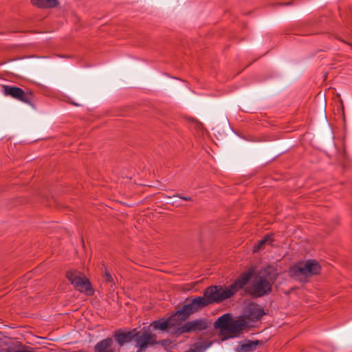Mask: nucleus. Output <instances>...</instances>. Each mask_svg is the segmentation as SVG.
<instances>
[{
	"label": "nucleus",
	"instance_id": "22",
	"mask_svg": "<svg viewBox=\"0 0 352 352\" xmlns=\"http://www.w3.org/2000/svg\"><path fill=\"white\" fill-rule=\"evenodd\" d=\"M104 278L107 282L112 283L113 282V277L110 274V273L107 271L104 273Z\"/></svg>",
	"mask_w": 352,
	"mask_h": 352
},
{
	"label": "nucleus",
	"instance_id": "6",
	"mask_svg": "<svg viewBox=\"0 0 352 352\" xmlns=\"http://www.w3.org/2000/svg\"><path fill=\"white\" fill-rule=\"evenodd\" d=\"M66 277L79 292L88 296L94 294V290L91 283L81 272L76 270H70L67 272Z\"/></svg>",
	"mask_w": 352,
	"mask_h": 352
},
{
	"label": "nucleus",
	"instance_id": "10",
	"mask_svg": "<svg viewBox=\"0 0 352 352\" xmlns=\"http://www.w3.org/2000/svg\"><path fill=\"white\" fill-rule=\"evenodd\" d=\"M134 339L140 351L146 349L149 344L155 343V336L151 333H145L139 335V333L136 331Z\"/></svg>",
	"mask_w": 352,
	"mask_h": 352
},
{
	"label": "nucleus",
	"instance_id": "7",
	"mask_svg": "<svg viewBox=\"0 0 352 352\" xmlns=\"http://www.w3.org/2000/svg\"><path fill=\"white\" fill-rule=\"evenodd\" d=\"M207 327L208 324L204 319H196L179 326L177 328L175 333L182 334L184 333L199 331L206 329Z\"/></svg>",
	"mask_w": 352,
	"mask_h": 352
},
{
	"label": "nucleus",
	"instance_id": "9",
	"mask_svg": "<svg viewBox=\"0 0 352 352\" xmlns=\"http://www.w3.org/2000/svg\"><path fill=\"white\" fill-rule=\"evenodd\" d=\"M179 325V322H175V316H172L167 320H155L151 323L153 329L163 331H170L172 327Z\"/></svg>",
	"mask_w": 352,
	"mask_h": 352
},
{
	"label": "nucleus",
	"instance_id": "11",
	"mask_svg": "<svg viewBox=\"0 0 352 352\" xmlns=\"http://www.w3.org/2000/svg\"><path fill=\"white\" fill-rule=\"evenodd\" d=\"M136 329L127 332H122L121 330H117L114 335V339L120 346H123L124 344L131 342L135 338Z\"/></svg>",
	"mask_w": 352,
	"mask_h": 352
},
{
	"label": "nucleus",
	"instance_id": "14",
	"mask_svg": "<svg viewBox=\"0 0 352 352\" xmlns=\"http://www.w3.org/2000/svg\"><path fill=\"white\" fill-rule=\"evenodd\" d=\"M231 320L232 317L229 314H223L214 322V327L217 329H221L222 332H226Z\"/></svg>",
	"mask_w": 352,
	"mask_h": 352
},
{
	"label": "nucleus",
	"instance_id": "24",
	"mask_svg": "<svg viewBox=\"0 0 352 352\" xmlns=\"http://www.w3.org/2000/svg\"><path fill=\"white\" fill-rule=\"evenodd\" d=\"M185 352H194V351H193L192 349H190V350H188V351H185Z\"/></svg>",
	"mask_w": 352,
	"mask_h": 352
},
{
	"label": "nucleus",
	"instance_id": "19",
	"mask_svg": "<svg viewBox=\"0 0 352 352\" xmlns=\"http://www.w3.org/2000/svg\"><path fill=\"white\" fill-rule=\"evenodd\" d=\"M185 309L188 310V314H192L197 311L196 308L194 307L193 305L190 302L188 304L184 305Z\"/></svg>",
	"mask_w": 352,
	"mask_h": 352
},
{
	"label": "nucleus",
	"instance_id": "18",
	"mask_svg": "<svg viewBox=\"0 0 352 352\" xmlns=\"http://www.w3.org/2000/svg\"><path fill=\"white\" fill-rule=\"evenodd\" d=\"M190 315L188 314V310L183 306L173 316H175V322L180 323L182 321L186 320Z\"/></svg>",
	"mask_w": 352,
	"mask_h": 352
},
{
	"label": "nucleus",
	"instance_id": "15",
	"mask_svg": "<svg viewBox=\"0 0 352 352\" xmlns=\"http://www.w3.org/2000/svg\"><path fill=\"white\" fill-rule=\"evenodd\" d=\"M244 324L239 320H231L225 333H230V338L234 337L236 333L243 329Z\"/></svg>",
	"mask_w": 352,
	"mask_h": 352
},
{
	"label": "nucleus",
	"instance_id": "17",
	"mask_svg": "<svg viewBox=\"0 0 352 352\" xmlns=\"http://www.w3.org/2000/svg\"><path fill=\"white\" fill-rule=\"evenodd\" d=\"M272 234H267L263 239L259 241L257 245L254 247L253 252H256L263 248L265 244L271 245L273 242Z\"/></svg>",
	"mask_w": 352,
	"mask_h": 352
},
{
	"label": "nucleus",
	"instance_id": "5",
	"mask_svg": "<svg viewBox=\"0 0 352 352\" xmlns=\"http://www.w3.org/2000/svg\"><path fill=\"white\" fill-rule=\"evenodd\" d=\"M2 92L6 96H10L29 105H32L34 101V94L29 89H23L18 87L3 85Z\"/></svg>",
	"mask_w": 352,
	"mask_h": 352
},
{
	"label": "nucleus",
	"instance_id": "23",
	"mask_svg": "<svg viewBox=\"0 0 352 352\" xmlns=\"http://www.w3.org/2000/svg\"><path fill=\"white\" fill-rule=\"evenodd\" d=\"M173 197H179L181 199L185 200V201H192V198L190 197H184L182 196L180 194H177L173 196Z\"/></svg>",
	"mask_w": 352,
	"mask_h": 352
},
{
	"label": "nucleus",
	"instance_id": "8",
	"mask_svg": "<svg viewBox=\"0 0 352 352\" xmlns=\"http://www.w3.org/2000/svg\"><path fill=\"white\" fill-rule=\"evenodd\" d=\"M246 316L252 322L258 320L264 314V309L258 304L250 303L246 308Z\"/></svg>",
	"mask_w": 352,
	"mask_h": 352
},
{
	"label": "nucleus",
	"instance_id": "2",
	"mask_svg": "<svg viewBox=\"0 0 352 352\" xmlns=\"http://www.w3.org/2000/svg\"><path fill=\"white\" fill-rule=\"evenodd\" d=\"M273 282L261 275L256 276L245 288V292L252 298H261L268 295L272 290Z\"/></svg>",
	"mask_w": 352,
	"mask_h": 352
},
{
	"label": "nucleus",
	"instance_id": "13",
	"mask_svg": "<svg viewBox=\"0 0 352 352\" xmlns=\"http://www.w3.org/2000/svg\"><path fill=\"white\" fill-rule=\"evenodd\" d=\"M113 344V340L112 338L103 339L95 345V352H114L112 348Z\"/></svg>",
	"mask_w": 352,
	"mask_h": 352
},
{
	"label": "nucleus",
	"instance_id": "20",
	"mask_svg": "<svg viewBox=\"0 0 352 352\" xmlns=\"http://www.w3.org/2000/svg\"><path fill=\"white\" fill-rule=\"evenodd\" d=\"M206 349V346H204V345H201V344H199V345H196L193 349V351L194 352H204Z\"/></svg>",
	"mask_w": 352,
	"mask_h": 352
},
{
	"label": "nucleus",
	"instance_id": "1",
	"mask_svg": "<svg viewBox=\"0 0 352 352\" xmlns=\"http://www.w3.org/2000/svg\"><path fill=\"white\" fill-rule=\"evenodd\" d=\"M320 265L316 260H308L305 263H297L289 269L291 277L302 282L307 281L308 278L318 274Z\"/></svg>",
	"mask_w": 352,
	"mask_h": 352
},
{
	"label": "nucleus",
	"instance_id": "4",
	"mask_svg": "<svg viewBox=\"0 0 352 352\" xmlns=\"http://www.w3.org/2000/svg\"><path fill=\"white\" fill-rule=\"evenodd\" d=\"M254 274V270L250 269L240 274L234 283L228 287L218 286V289L221 293L223 300L228 299L235 294L239 289H242Z\"/></svg>",
	"mask_w": 352,
	"mask_h": 352
},
{
	"label": "nucleus",
	"instance_id": "12",
	"mask_svg": "<svg viewBox=\"0 0 352 352\" xmlns=\"http://www.w3.org/2000/svg\"><path fill=\"white\" fill-rule=\"evenodd\" d=\"M260 344L258 340H245L241 342L235 349L236 352H253Z\"/></svg>",
	"mask_w": 352,
	"mask_h": 352
},
{
	"label": "nucleus",
	"instance_id": "16",
	"mask_svg": "<svg viewBox=\"0 0 352 352\" xmlns=\"http://www.w3.org/2000/svg\"><path fill=\"white\" fill-rule=\"evenodd\" d=\"M31 3L40 8H54L58 6V0H31Z\"/></svg>",
	"mask_w": 352,
	"mask_h": 352
},
{
	"label": "nucleus",
	"instance_id": "3",
	"mask_svg": "<svg viewBox=\"0 0 352 352\" xmlns=\"http://www.w3.org/2000/svg\"><path fill=\"white\" fill-rule=\"evenodd\" d=\"M222 301H223V298L221 297L218 286H210L204 291V296H197L190 302L197 311L201 307Z\"/></svg>",
	"mask_w": 352,
	"mask_h": 352
},
{
	"label": "nucleus",
	"instance_id": "21",
	"mask_svg": "<svg viewBox=\"0 0 352 352\" xmlns=\"http://www.w3.org/2000/svg\"><path fill=\"white\" fill-rule=\"evenodd\" d=\"M158 343L162 346H164L165 348H166L172 344V342L168 339H165L160 341Z\"/></svg>",
	"mask_w": 352,
	"mask_h": 352
}]
</instances>
